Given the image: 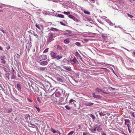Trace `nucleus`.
Returning <instances> with one entry per match:
<instances>
[{"instance_id":"f257e3e1","label":"nucleus","mask_w":135,"mask_h":135,"mask_svg":"<svg viewBox=\"0 0 135 135\" xmlns=\"http://www.w3.org/2000/svg\"><path fill=\"white\" fill-rule=\"evenodd\" d=\"M50 56L53 59H56L57 60H59L62 57V56L61 55H57V54L54 52L53 51H51L50 53Z\"/></svg>"},{"instance_id":"f03ea898","label":"nucleus","mask_w":135,"mask_h":135,"mask_svg":"<svg viewBox=\"0 0 135 135\" xmlns=\"http://www.w3.org/2000/svg\"><path fill=\"white\" fill-rule=\"evenodd\" d=\"M54 34L52 32H50L48 34V37L47 38V42L49 43L54 40Z\"/></svg>"},{"instance_id":"7ed1b4c3","label":"nucleus","mask_w":135,"mask_h":135,"mask_svg":"<svg viewBox=\"0 0 135 135\" xmlns=\"http://www.w3.org/2000/svg\"><path fill=\"white\" fill-rule=\"evenodd\" d=\"M47 56L45 55H42L39 56L37 59V60L38 62H39L42 60H45L47 59Z\"/></svg>"},{"instance_id":"20e7f679","label":"nucleus","mask_w":135,"mask_h":135,"mask_svg":"<svg viewBox=\"0 0 135 135\" xmlns=\"http://www.w3.org/2000/svg\"><path fill=\"white\" fill-rule=\"evenodd\" d=\"M63 94V91L62 89H59L58 91H57L56 93L55 94V96L59 97V96Z\"/></svg>"},{"instance_id":"39448f33","label":"nucleus","mask_w":135,"mask_h":135,"mask_svg":"<svg viewBox=\"0 0 135 135\" xmlns=\"http://www.w3.org/2000/svg\"><path fill=\"white\" fill-rule=\"evenodd\" d=\"M99 125H97L95 126L96 127L95 128H96L97 131L98 132H100L102 130V127L100 126V125H101L102 123L101 122H100L99 123Z\"/></svg>"},{"instance_id":"423d86ee","label":"nucleus","mask_w":135,"mask_h":135,"mask_svg":"<svg viewBox=\"0 0 135 135\" xmlns=\"http://www.w3.org/2000/svg\"><path fill=\"white\" fill-rule=\"evenodd\" d=\"M76 102L75 100L73 99H71L70 100L69 102V104L70 105H72V106L76 107V104H75V103Z\"/></svg>"},{"instance_id":"0eeeda50","label":"nucleus","mask_w":135,"mask_h":135,"mask_svg":"<svg viewBox=\"0 0 135 135\" xmlns=\"http://www.w3.org/2000/svg\"><path fill=\"white\" fill-rule=\"evenodd\" d=\"M34 92L37 95H40L41 94V93L40 90H39L37 88H36L34 89Z\"/></svg>"},{"instance_id":"6e6552de","label":"nucleus","mask_w":135,"mask_h":135,"mask_svg":"<svg viewBox=\"0 0 135 135\" xmlns=\"http://www.w3.org/2000/svg\"><path fill=\"white\" fill-rule=\"evenodd\" d=\"M1 62L3 64H4L6 62L5 60L6 59V57L5 56H2L1 57Z\"/></svg>"},{"instance_id":"1a4fd4ad","label":"nucleus","mask_w":135,"mask_h":135,"mask_svg":"<svg viewBox=\"0 0 135 135\" xmlns=\"http://www.w3.org/2000/svg\"><path fill=\"white\" fill-rule=\"evenodd\" d=\"M50 84L49 83H45L44 85V87L46 90H49L50 88Z\"/></svg>"},{"instance_id":"9d476101","label":"nucleus","mask_w":135,"mask_h":135,"mask_svg":"<svg viewBox=\"0 0 135 135\" xmlns=\"http://www.w3.org/2000/svg\"><path fill=\"white\" fill-rule=\"evenodd\" d=\"M95 90L96 91H97V92L98 93H100V92H102V93H107L106 92V91L105 90H102L101 89H100L98 88H96L95 89Z\"/></svg>"},{"instance_id":"9b49d317","label":"nucleus","mask_w":135,"mask_h":135,"mask_svg":"<svg viewBox=\"0 0 135 135\" xmlns=\"http://www.w3.org/2000/svg\"><path fill=\"white\" fill-rule=\"evenodd\" d=\"M36 100L38 101L40 103H43L44 102L43 99L39 97L36 98Z\"/></svg>"},{"instance_id":"f8f14e48","label":"nucleus","mask_w":135,"mask_h":135,"mask_svg":"<svg viewBox=\"0 0 135 135\" xmlns=\"http://www.w3.org/2000/svg\"><path fill=\"white\" fill-rule=\"evenodd\" d=\"M35 26L37 28H36V30L39 31L41 30V27H42L41 25L39 24H36L35 25Z\"/></svg>"},{"instance_id":"ddd939ff","label":"nucleus","mask_w":135,"mask_h":135,"mask_svg":"<svg viewBox=\"0 0 135 135\" xmlns=\"http://www.w3.org/2000/svg\"><path fill=\"white\" fill-rule=\"evenodd\" d=\"M71 62L76 64H79L78 61L75 57H74L73 60H72Z\"/></svg>"},{"instance_id":"4468645a","label":"nucleus","mask_w":135,"mask_h":135,"mask_svg":"<svg viewBox=\"0 0 135 135\" xmlns=\"http://www.w3.org/2000/svg\"><path fill=\"white\" fill-rule=\"evenodd\" d=\"M94 98H101L102 96L98 95H97L95 94L94 93H93L92 94Z\"/></svg>"},{"instance_id":"2eb2a0df","label":"nucleus","mask_w":135,"mask_h":135,"mask_svg":"<svg viewBox=\"0 0 135 135\" xmlns=\"http://www.w3.org/2000/svg\"><path fill=\"white\" fill-rule=\"evenodd\" d=\"M67 31L69 33H64V35L67 36H72L71 34L70 33H71V31L70 30H68Z\"/></svg>"},{"instance_id":"dca6fc26","label":"nucleus","mask_w":135,"mask_h":135,"mask_svg":"<svg viewBox=\"0 0 135 135\" xmlns=\"http://www.w3.org/2000/svg\"><path fill=\"white\" fill-rule=\"evenodd\" d=\"M94 104L93 103L89 102H86L85 103V105L86 106H92Z\"/></svg>"},{"instance_id":"f3484780","label":"nucleus","mask_w":135,"mask_h":135,"mask_svg":"<svg viewBox=\"0 0 135 135\" xmlns=\"http://www.w3.org/2000/svg\"><path fill=\"white\" fill-rule=\"evenodd\" d=\"M48 64V62L47 61H42L40 63V64L42 65H47Z\"/></svg>"},{"instance_id":"a211bd4d","label":"nucleus","mask_w":135,"mask_h":135,"mask_svg":"<svg viewBox=\"0 0 135 135\" xmlns=\"http://www.w3.org/2000/svg\"><path fill=\"white\" fill-rule=\"evenodd\" d=\"M57 80L60 83H62L63 82V80L60 77H58L57 78Z\"/></svg>"},{"instance_id":"6ab92c4d","label":"nucleus","mask_w":135,"mask_h":135,"mask_svg":"<svg viewBox=\"0 0 135 135\" xmlns=\"http://www.w3.org/2000/svg\"><path fill=\"white\" fill-rule=\"evenodd\" d=\"M131 116L134 118H135V110H133L131 112Z\"/></svg>"},{"instance_id":"aec40b11","label":"nucleus","mask_w":135,"mask_h":135,"mask_svg":"<svg viewBox=\"0 0 135 135\" xmlns=\"http://www.w3.org/2000/svg\"><path fill=\"white\" fill-rule=\"evenodd\" d=\"M17 87L18 90L20 91H21V85L19 84H17Z\"/></svg>"},{"instance_id":"412c9836","label":"nucleus","mask_w":135,"mask_h":135,"mask_svg":"<svg viewBox=\"0 0 135 135\" xmlns=\"http://www.w3.org/2000/svg\"><path fill=\"white\" fill-rule=\"evenodd\" d=\"M72 19L76 22H78L79 21V20L76 17H74V16Z\"/></svg>"},{"instance_id":"4be33fe9","label":"nucleus","mask_w":135,"mask_h":135,"mask_svg":"<svg viewBox=\"0 0 135 135\" xmlns=\"http://www.w3.org/2000/svg\"><path fill=\"white\" fill-rule=\"evenodd\" d=\"M50 30L52 31H57L58 30L56 28H55L52 27L51 28H50Z\"/></svg>"},{"instance_id":"5701e85b","label":"nucleus","mask_w":135,"mask_h":135,"mask_svg":"<svg viewBox=\"0 0 135 135\" xmlns=\"http://www.w3.org/2000/svg\"><path fill=\"white\" fill-rule=\"evenodd\" d=\"M64 42L66 44H68L70 42V41L68 39H66L64 40Z\"/></svg>"},{"instance_id":"b1692460","label":"nucleus","mask_w":135,"mask_h":135,"mask_svg":"<svg viewBox=\"0 0 135 135\" xmlns=\"http://www.w3.org/2000/svg\"><path fill=\"white\" fill-rule=\"evenodd\" d=\"M75 55L76 56H80V58L81 60H82V58H81V57L80 56V55L78 53V52H75Z\"/></svg>"},{"instance_id":"393cba45","label":"nucleus","mask_w":135,"mask_h":135,"mask_svg":"<svg viewBox=\"0 0 135 135\" xmlns=\"http://www.w3.org/2000/svg\"><path fill=\"white\" fill-rule=\"evenodd\" d=\"M57 16L61 18H64V15L61 14H58Z\"/></svg>"},{"instance_id":"a878e982","label":"nucleus","mask_w":135,"mask_h":135,"mask_svg":"<svg viewBox=\"0 0 135 135\" xmlns=\"http://www.w3.org/2000/svg\"><path fill=\"white\" fill-rule=\"evenodd\" d=\"M51 132L53 133H55L56 132V131L53 128H51Z\"/></svg>"},{"instance_id":"bb28decb","label":"nucleus","mask_w":135,"mask_h":135,"mask_svg":"<svg viewBox=\"0 0 135 135\" xmlns=\"http://www.w3.org/2000/svg\"><path fill=\"white\" fill-rule=\"evenodd\" d=\"M62 13L66 15H70V12L69 11H68V12H66L64 11V12H62Z\"/></svg>"},{"instance_id":"cd10ccee","label":"nucleus","mask_w":135,"mask_h":135,"mask_svg":"<svg viewBox=\"0 0 135 135\" xmlns=\"http://www.w3.org/2000/svg\"><path fill=\"white\" fill-rule=\"evenodd\" d=\"M84 12L87 15H89L90 13L89 12L86 10L84 11Z\"/></svg>"},{"instance_id":"c85d7f7f","label":"nucleus","mask_w":135,"mask_h":135,"mask_svg":"<svg viewBox=\"0 0 135 135\" xmlns=\"http://www.w3.org/2000/svg\"><path fill=\"white\" fill-rule=\"evenodd\" d=\"M90 117L92 118L93 119V120H94L95 119V117L94 115H92V114H90Z\"/></svg>"},{"instance_id":"c756f323","label":"nucleus","mask_w":135,"mask_h":135,"mask_svg":"<svg viewBox=\"0 0 135 135\" xmlns=\"http://www.w3.org/2000/svg\"><path fill=\"white\" fill-rule=\"evenodd\" d=\"M127 16L131 18H132L133 17V16L130 15L129 13H127Z\"/></svg>"},{"instance_id":"7c9ffc66","label":"nucleus","mask_w":135,"mask_h":135,"mask_svg":"<svg viewBox=\"0 0 135 135\" xmlns=\"http://www.w3.org/2000/svg\"><path fill=\"white\" fill-rule=\"evenodd\" d=\"M98 112L99 113V114L100 116H104L103 113L101 111H99Z\"/></svg>"},{"instance_id":"2f4dec72","label":"nucleus","mask_w":135,"mask_h":135,"mask_svg":"<svg viewBox=\"0 0 135 135\" xmlns=\"http://www.w3.org/2000/svg\"><path fill=\"white\" fill-rule=\"evenodd\" d=\"M65 108H66V109L68 110H70V107L68 105L65 106Z\"/></svg>"},{"instance_id":"473e14b6","label":"nucleus","mask_w":135,"mask_h":135,"mask_svg":"<svg viewBox=\"0 0 135 135\" xmlns=\"http://www.w3.org/2000/svg\"><path fill=\"white\" fill-rule=\"evenodd\" d=\"M96 130H97L95 128H93L91 130L92 132H93L94 133H95V131H96Z\"/></svg>"},{"instance_id":"72a5a7b5","label":"nucleus","mask_w":135,"mask_h":135,"mask_svg":"<svg viewBox=\"0 0 135 135\" xmlns=\"http://www.w3.org/2000/svg\"><path fill=\"white\" fill-rule=\"evenodd\" d=\"M73 16H73V15H69L68 16V17L71 19H72V18H73Z\"/></svg>"},{"instance_id":"f704fd0d","label":"nucleus","mask_w":135,"mask_h":135,"mask_svg":"<svg viewBox=\"0 0 135 135\" xmlns=\"http://www.w3.org/2000/svg\"><path fill=\"white\" fill-rule=\"evenodd\" d=\"M75 44L76 45L79 46L80 45V44L79 42H76L75 43Z\"/></svg>"},{"instance_id":"c9c22d12","label":"nucleus","mask_w":135,"mask_h":135,"mask_svg":"<svg viewBox=\"0 0 135 135\" xmlns=\"http://www.w3.org/2000/svg\"><path fill=\"white\" fill-rule=\"evenodd\" d=\"M125 122L127 123H129L130 122V120L128 119H126L125 120Z\"/></svg>"},{"instance_id":"e433bc0d","label":"nucleus","mask_w":135,"mask_h":135,"mask_svg":"<svg viewBox=\"0 0 135 135\" xmlns=\"http://www.w3.org/2000/svg\"><path fill=\"white\" fill-rule=\"evenodd\" d=\"M57 48L58 49L61 50L62 49V48L61 46L59 45H57Z\"/></svg>"},{"instance_id":"4c0bfd02","label":"nucleus","mask_w":135,"mask_h":135,"mask_svg":"<svg viewBox=\"0 0 135 135\" xmlns=\"http://www.w3.org/2000/svg\"><path fill=\"white\" fill-rule=\"evenodd\" d=\"M74 132L73 131L70 132V133H68V135H72L74 133Z\"/></svg>"},{"instance_id":"58836bf2","label":"nucleus","mask_w":135,"mask_h":135,"mask_svg":"<svg viewBox=\"0 0 135 135\" xmlns=\"http://www.w3.org/2000/svg\"><path fill=\"white\" fill-rule=\"evenodd\" d=\"M12 110H10L9 109H7V110H6V112H7V113H10L11 112H12Z\"/></svg>"},{"instance_id":"ea45409f","label":"nucleus","mask_w":135,"mask_h":135,"mask_svg":"<svg viewBox=\"0 0 135 135\" xmlns=\"http://www.w3.org/2000/svg\"><path fill=\"white\" fill-rule=\"evenodd\" d=\"M16 77L15 76L13 75H12V76H11V78L12 79H15Z\"/></svg>"},{"instance_id":"a19ab883","label":"nucleus","mask_w":135,"mask_h":135,"mask_svg":"<svg viewBox=\"0 0 135 135\" xmlns=\"http://www.w3.org/2000/svg\"><path fill=\"white\" fill-rule=\"evenodd\" d=\"M35 107V108H36V110H37L38 112H40V108L38 107Z\"/></svg>"},{"instance_id":"79ce46f5","label":"nucleus","mask_w":135,"mask_h":135,"mask_svg":"<svg viewBox=\"0 0 135 135\" xmlns=\"http://www.w3.org/2000/svg\"><path fill=\"white\" fill-rule=\"evenodd\" d=\"M132 55L134 57H135V51L134 50L132 53Z\"/></svg>"},{"instance_id":"37998d69","label":"nucleus","mask_w":135,"mask_h":135,"mask_svg":"<svg viewBox=\"0 0 135 135\" xmlns=\"http://www.w3.org/2000/svg\"><path fill=\"white\" fill-rule=\"evenodd\" d=\"M60 23L62 25H64V26H66V25L64 23H63L62 22H60Z\"/></svg>"},{"instance_id":"c03bdc74","label":"nucleus","mask_w":135,"mask_h":135,"mask_svg":"<svg viewBox=\"0 0 135 135\" xmlns=\"http://www.w3.org/2000/svg\"><path fill=\"white\" fill-rule=\"evenodd\" d=\"M48 49H46L44 51V52H47L48 51Z\"/></svg>"},{"instance_id":"a18cd8bd","label":"nucleus","mask_w":135,"mask_h":135,"mask_svg":"<svg viewBox=\"0 0 135 135\" xmlns=\"http://www.w3.org/2000/svg\"><path fill=\"white\" fill-rule=\"evenodd\" d=\"M3 29H1L0 30L3 33H5V32H4V31L3 30Z\"/></svg>"},{"instance_id":"49530a36","label":"nucleus","mask_w":135,"mask_h":135,"mask_svg":"<svg viewBox=\"0 0 135 135\" xmlns=\"http://www.w3.org/2000/svg\"><path fill=\"white\" fill-rule=\"evenodd\" d=\"M54 94H55V93H54L52 94L51 95H50V96H51L52 97H54Z\"/></svg>"},{"instance_id":"de8ad7c7","label":"nucleus","mask_w":135,"mask_h":135,"mask_svg":"<svg viewBox=\"0 0 135 135\" xmlns=\"http://www.w3.org/2000/svg\"><path fill=\"white\" fill-rule=\"evenodd\" d=\"M66 70L69 71H70L71 70V68H66Z\"/></svg>"},{"instance_id":"09e8293b","label":"nucleus","mask_w":135,"mask_h":135,"mask_svg":"<svg viewBox=\"0 0 135 135\" xmlns=\"http://www.w3.org/2000/svg\"><path fill=\"white\" fill-rule=\"evenodd\" d=\"M28 101H29V102H32V101L31 100V99H29L28 98Z\"/></svg>"},{"instance_id":"8fccbe9b","label":"nucleus","mask_w":135,"mask_h":135,"mask_svg":"<svg viewBox=\"0 0 135 135\" xmlns=\"http://www.w3.org/2000/svg\"><path fill=\"white\" fill-rule=\"evenodd\" d=\"M128 129L129 132L130 133H131L132 130H130V128H128Z\"/></svg>"},{"instance_id":"3c124183","label":"nucleus","mask_w":135,"mask_h":135,"mask_svg":"<svg viewBox=\"0 0 135 135\" xmlns=\"http://www.w3.org/2000/svg\"><path fill=\"white\" fill-rule=\"evenodd\" d=\"M34 36H35L36 38H37L38 37V36L36 34H34Z\"/></svg>"},{"instance_id":"603ef678","label":"nucleus","mask_w":135,"mask_h":135,"mask_svg":"<svg viewBox=\"0 0 135 135\" xmlns=\"http://www.w3.org/2000/svg\"><path fill=\"white\" fill-rule=\"evenodd\" d=\"M87 133H85V132H83V135H86V134Z\"/></svg>"},{"instance_id":"864d4df0","label":"nucleus","mask_w":135,"mask_h":135,"mask_svg":"<svg viewBox=\"0 0 135 135\" xmlns=\"http://www.w3.org/2000/svg\"><path fill=\"white\" fill-rule=\"evenodd\" d=\"M83 133L82 132H81L79 133V135H83Z\"/></svg>"},{"instance_id":"5fc2aeb1","label":"nucleus","mask_w":135,"mask_h":135,"mask_svg":"<svg viewBox=\"0 0 135 135\" xmlns=\"http://www.w3.org/2000/svg\"><path fill=\"white\" fill-rule=\"evenodd\" d=\"M127 126L128 128H129V127H130V126H129V124H127Z\"/></svg>"},{"instance_id":"6e6d98bb","label":"nucleus","mask_w":135,"mask_h":135,"mask_svg":"<svg viewBox=\"0 0 135 135\" xmlns=\"http://www.w3.org/2000/svg\"><path fill=\"white\" fill-rule=\"evenodd\" d=\"M110 88H111V89L112 90L115 89L114 88H112L111 87H110Z\"/></svg>"},{"instance_id":"4d7b16f0","label":"nucleus","mask_w":135,"mask_h":135,"mask_svg":"<svg viewBox=\"0 0 135 135\" xmlns=\"http://www.w3.org/2000/svg\"><path fill=\"white\" fill-rule=\"evenodd\" d=\"M3 48L1 47V46H0V49L1 50H3Z\"/></svg>"},{"instance_id":"13d9d810","label":"nucleus","mask_w":135,"mask_h":135,"mask_svg":"<svg viewBox=\"0 0 135 135\" xmlns=\"http://www.w3.org/2000/svg\"><path fill=\"white\" fill-rule=\"evenodd\" d=\"M102 135H106V134L105 133L103 132V133H102Z\"/></svg>"},{"instance_id":"bf43d9fd","label":"nucleus","mask_w":135,"mask_h":135,"mask_svg":"<svg viewBox=\"0 0 135 135\" xmlns=\"http://www.w3.org/2000/svg\"><path fill=\"white\" fill-rule=\"evenodd\" d=\"M29 124L30 125H33V124H32L31 123L30 124Z\"/></svg>"},{"instance_id":"052dcab7","label":"nucleus","mask_w":135,"mask_h":135,"mask_svg":"<svg viewBox=\"0 0 135 135\" xmlns=\"http://www.w3.org/2000/svg\"><path fill=\"white\" fill-rule=\"evenodd\" d=\"M124 124H125V125H127V124H127V123H126V122H125Z\"/></svg>"},{"instance_id":"680f3d73","label":"nucleus","mask_w":135,"mask_h":135,"mask_svg":"<svg viewBox=\"0 0 135 135\" xmlns=\"http://www.w3.org/2000/svg\"><path fill=\"white\" fill-rule=\"evenodd\" d=\"M36 13L37 14H38V15L39 14H40L39 12H36Z\"/></svg>"},{"instance_id":"e2e57ef3","label":"nucleus","mask_w":135,"mask_h":135,"mask_svg":"<svg viewBox=\"0 0 135 135\" xmlns=\"http://www.w3.org/2000/svg\"><path fill=\"white\" fill-rule=\"evenodd\" d=\"M91 1H93V2H94V1H95V0H90Z\"/></svg>"},{"instance_id":"0e129e2a","label":"nucleus","mask_w":135,"mask_h":135,"mask_svg":"<svg viewBox=\"0 0 135 135\" xmlns=\"http://www.w3.org/2000/svg\"><path fill=\"white\" fill-rule=\"evenodd\" d=\"M112 67H114V66L113 65H110Z\"/></svg>"},{"instance_id":"69168bd1","label":"nucleus","mask_w":135,"mask_h":135,"mask_svg":"<svg viewBox=\"0 0 135 135\" xmlns=\"http://www.w3.org/2000/svg\"><path fill=\"white\" fill-rule=\"evenodd\" d=\"M111 70H113V73H114V74H115V73H114V71H113V69H112V68H111Z\"/></svg>"},{"instance_id":"338daca9","label":"nucleus","mask_w":135,"mask_h":135,"mask_svg":"<svg viewBox=\"0 0 135 135\" xmlns=\"http://www.w3.org/2000/svg\"><path fill=\"white\" fill-rule=\"evenodd\" d=\"M63 99H62V100L60 102H62V101H63Z\"/></svg>"},{"instance_id":"774afa93","label":"nucleus","mask_w":135,"mask_h":135,"mask_svg":"<svg viewBox=\"0 0 135 135\" xmlns=\"http://www.w3.org/2000/svg\"><path fill=\"white\" fill-rule=\"evenodd\" d=\"M42 69H43V70H42L44 69V68H42Z\"/></svg>"}]
</instances>
